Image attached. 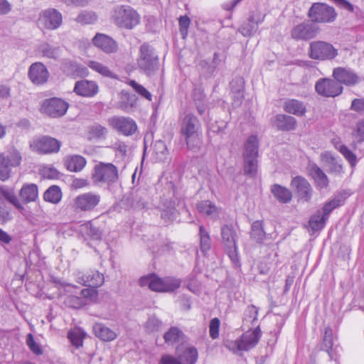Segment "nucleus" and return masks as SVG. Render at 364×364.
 <instances>
[{"label":"nucleus","mask_w":364,"mask_h":364,"mask_svg":"<svg viewBox=\"0 0 364 364\" xmlns=\"http://www.w3.org/2000/svg\"><path fill=\"white\" fill-rule=\"evenodd\" d=\"M87 65L93 71L99 73L103 77L113 79L117 78V75L110 70L107 66L105 65L102 63L95 60H90L87 62Z\"/></svg>","instance_id":"39"},{"label":"nucleus","mask_w":364,"mask_h":364,"mask_svg":"<svg viewBox=\"0 0 364 364\" xmlns=\"http://www.w3.org/2000/svg\"><path fill=\"white\" fill-rule=\"evenodd\" d=\"M38 196V186L34 183L24 184L19 191V198L23 203L36 201Z\"/></svg>","instance_id":"30"},{"label":"nucleus","mask_w":364,"mask_h":364,"mask_svg":"<svg viewBox=\"0 0 364 364\" xmlns=\"http://www.w3.org/2000/svg\"><path fill=\"white\" fill-rule=\"evenodd\" d=\"M92 43L107 54L115 53L119 49L117 41L104 33H97L92 39Z\"/></svg>","instance_id":"18"},{"label":"nucleus","mask_w":364,"mask_h":364,"mask_svg":"<svg viewBox=\"0 0 364 364\" xmlns=\"http://www.w3.org/2000/svg\"><path fill=\"white\" fill-rule=\"evenodd\" d=\"M199 236L200 250L205 255L211 247V240L209 233L203 226L199 228Z\"/></svg>","instance_id":"52"},{"label":"nucleus","mask_w":364,"mask_h":364,"mask_svg":"<svg viewBox=\"0 0 364 364\" xmlns=\"http://www.w3.org/2000/svg\"><path fill=\"white\" fill-rule=\"evenodd\" d=\"M27 346L29 347L30 350L36 355H41L43 351L41 348L40 346L36 343L34 341L33 336L31 333L28 334L26 338Z\"/></svg>","instance_id":"61"},{"label":"nucleus","mask_w":364,"mask_h":364,"mask_svg":"<svg viewBox=\"0 0 364 364\" xmlns=\"http://www.w3.org/2000/svg\"><path fill=\"white\" fill-rule=\"evenodd\" d=\"M108 123L114 130L126 136L134 135L138 129L136 122L128 117L114 116L109 118Z\"/></svg>","instance_id":"14"},{"label":"nucleus","mask_w":364,"mask_h":364,"mask_svg":"<svg viewBox=\"0 0 364 364\" xmlns=\"http://www.w3.org/2000/svg\"><path fill=\"white\" fill-rule=\"evenodd\" d=\"M309 53L311 59L318 60H331L338 55V50L332 44L321 41L311 42Z\"/></svg>","instance_id":"6"},{"label":"nucleus","mask_w":364,"mask_h":364,"mask_svg":"<svg viewBox=\"0 0 364 364\" xmlns=\"http://www.w3.org/2000/svg\"><path fill=\"white\" fill-rule=\"evenodd\" d=\"M60 146V141L49 136L37 137L30 142L31 149L39 154L57 153Z\"/></svg>","instance_id":"11"},{"label":"nucleus","mask_w":364,"mask_h":364,"mask_svg":"<svg viewBox=\"0 0 364 364\" xmlns=\"http://www.w3.org/2000/svg\"><path fill=\"white\" fill-rule=\"evenodd\" d=\"M220 321L218 318H213L210 320L209 324V333L210 336L213 339L218 338L219 336V328H220Z\"/></svg>","instance_id":"60"},{"label":"nucleus","mask_w":364,"mask_h":364,"mask_svg":"<svg viewBox=\"0 0 364 364\" xmlns=\"http://www.w3.org/2000/svg\"><path fill=\"white\" fill-rule=\"evenodd\" d=\"M161 218L164 220L165 222L173 220L176 218V208L171 207L162 210L161 212Z\"/></svg>","instance_id":"63"},{"label":"nucleus","mask_w":364,"mask_h":364,"mask_svg":"<svg viewBox=\"0 0 364 364\" xmlns=\"http://www.w3.org/2000/svg\"><path fill=\"white\" fill-rule=\"evenodd\" d=\"M128 84L137 92L141 97L149 101L152 100V95L143 85L139 84L134 80L129 81Z\"/></svg>","instance_id":"57"},{"label":"nucleus","mask_w":364,"mask_h":364,"mask_svg":"<svg viewBox=\"0 0 364 364\" xmlns=\"http://www.w3.org/2000/svg\"><path fill=\"white\" fill-rule=\"evenodd\" d=\"M259 22L255 21L253 16H250L239 28V31L243 36H250L255 33L258 29Z\"/></svg>","instance_id":"44"},{"label":"nucleus","mask_w":364,"mask_h":364,"mask_svg":"<svg viewBox=\"0 0 364 364\" xmlns=\"http://www.w3.org/2000/svg\"><path fill=\"white\" fill-rule=\"evenodd\" d=\"M69 104L61 98L51 97L44 100L41 105L42 114L51 118H59L67 112Z\"/></svg>","instance_id":"9"},{"label":"nucleus","mask_w":364,"mask_h":364,"mask_svg":"<svg viewBox=\"0 0 364 364\" xmlns=\"http://www.w3.org/2000/svg\"><path fill=\"white\" fill-rule=\"evenodd\" d=\"M290 186L299 201L307 203L311 200L314 190L306 178L301 176L293 177Z\"/></svg>","instance_id":"13"},{"label":"nucleus","mask_w":364,"mask_h":364,"mask_svg":"<svg viewBox=\"0 0 364 364\" xmlns=\"http://www.w3.org/2000/svg\"><path fill=\"white\" fill-rule=\"evenodd\" d=\"M180 133L184 138L187 147L193 152L199 151L202 144L200 123L192 113L186 114L182 119Z\"/></svg>","instance_id":"1"},{"label":"nucleus","mask_w":364,"mask_h":364,"mask_svg":"<svg viewBox=\"0 0 364 364\" xmlns=\"http://www.w3.org/2000/svg\"><path fill=\"white\" fill-rule=\"evenodd\" d=\"M308 16L314 23H331L336 19V13L333 7L326 4L314 3L311 6Z\"/></svg>","instance_id":"10"},{"label":"nucleus","mask_w":364,"mask_h":364,"mask_svg":"<svg viewBox=\"0 0 364 364\" xmlns=\"http://www.w3.org/2000/svg\"><path fill=\"white\" fill-rule=\"evenodd\" d=\"M62 198L60 188L57 186H51L43 194V198L46 201L56 204L60 202Z\"/></svg>","instance_id":"48"},{"label":"nucleus","mask_w":364,"mask_h":364,"mask_svg":"<svg viewBox=\"0 0 364 364\" xmlns=\"http://www.w3.org/2000/svg\"><path fill=\"white\" fill-rule=\"evenodd\" d=\"M307 168L309 175L314 180L318 188H326L328 186V178L320 167L314 163H309Z\"/></svg>","instance_id":"26"},{"label":"nucleus","mask_w":364,"mask_h":364,"mask_svg":"<svg viewBox=\"0 0 364 364\" xmlns=\"http://www.w3.org/2000/svg\"><path fill=\"white\" fill-rule=\"evenodd\" d=\"M250 237L256 242L262 243L266 237L264 230L262 222L260 220L255 221L251 225Z\"/></svg>","instance_id":"41"},{"label":"nucleus","mask_w":364,"mask_h":364,"mask_svg":"<svg viewBox=\"0 0 364 364\" xmlns=\"http://www.w3.org/2000/svg\"><path fill=\"white\" fill-rule=\"evenodd\" d=\"M67 169L73 171H80L86 165L85 159L80 155L68 156L64 160Z\"/></svg>","instance_id":"36"},{"label":"nucleus","mask_w":364,"mask_h":364,"mask_svg":"<svg viewBox=\"0 0 364 364\" xmlns=\"http://www.w3.org/2000/svg\"><path fill=\"white\" fill-rule=\"evenodd\" d=\"M297 121L292 116L279 114L275 117V125L279 130L284 132L294 130Z\"/></svg>","instance_id":"31"},{"label":"nucleus","mask_w":364,"mask_h":364,"mask_svg":"<svg viewBox=\"0 0 364 364\" xmlns=\"http://www.w3.org/2000/svg\"><path fill=\"white\" fill-rule=\"evenodd\" d=\"M283 109L286 112L297 117H303L306 112V107L304 103L295 99L285 100Z\"/></svg>","instance_id":"29"},{"label":"nucleus","mask_w":364,"mask_h":364,"mask_svg":"<svg viewBox=\"0 0 364 364\" xmlns=\"http://www.w3.org/2000/svg\"><path fill=\"white\" fill-rule=\"evenodd\" d=\"M333 333L332 330L330 327H327L325 328L324 336L323 338V343L321 346V349L328 353L331 359H332V355L331 350L333 347Z\"/></svg>","instance_id":"55"},{"label":"nucleus","mask_w":364,"mask_h":364,"mask_svg":"<svg viewBox=\"0 0 364 364\" xmlns=\"http://www.w3.org/2000/svg\"><path fill=\"white\" fill-rule=\"evenodd\" d=\"M28 75L33 84L38 85H43L47 82L49 73L43 63L37 62L31 65Z\"/></svg>","instance_id":"19"},{"label":"nucleus","mask_w":364,"mask_h":364,"mask_svg":"<svg viewBox=\"0 0 364 364\" xmlns=\"http://www.w3.org/2000/svg\"><path fill=\"white\" fill-rule=\"evenodd\" d=\"M323 160L326 162L328 167V171L331 173H340L342 171V166L336 159L330 153H324L321 154Z\"/></svg>","instance_id":"43"},{"label":"nucleus","mask_w":364,"mask_h":364,"mask_svg":"<svg viewBox=\"0 0 364 364\" xmlns=\"http://www.w3.org/2000/svg\"><path fill=\"white\" fill-rule=\"evenodd\" d=\"M184 334L178 327L172 326L164 335V339L166 344L174 345L183 340Z\"/></svg>","instance_id":"38"},{"label":"nucleus","mask_w":364,"mask_h":364,"mask_svg":"<svg viewBox=\"0 0 364 364\" xmlns=\"http://www.w3.org/2000/svg\"><path fill=\"white\" fill-rule=\"evenodd\" d=\"M107 134V128L100 124H95L89 127L88 136L90 139H105Z\"/></svg>","instance_id":"51"},{"label":"nucleus","mask_w":364,"mask_h":364,"mask_svg":"<svg viewBox=\"0 0 364 364\" xmlns=\"http://www.w3.org/2000/svg\"><path fill=\"white\" fill-rule=\"evenodd\" d=\"M74 92L80 96L91 97L98 92V85L94 81L81 80L75 82Z\"/></svg>","instance_id":"23"},{"label":"nucleus","mask_w":364,"mask_h":364,"mask_svg":"<svg viewBox=\"0 0 364 364\" xmlns=\"http://www.w3.org/2000/svg\"><path fill=\"white\" fill-rule=\"evenodd\" d=\"M93 331L95 336L103 341H112L117 336L114 331L103 323H95L93 326Z\"/></svg>","instance_id":"35"},{"label":"nucleus","mask_w":364,"mask_h":364,"mask_svg":"<svg viewBox=\"0 0 364 364\" xmlns=\"http://www.w3.org/2000/svg\"><path fill=\"white\" fill-rule=\"evenodd\" d=\"M101 196L96 193L87 192L80 194L73 200V208L77 212L92 211L100 203Z\"/></svg>","instance_id":"12"},{"label":"nucleus","mask_w":364,"mask_h":364,"mask_svg":"<svg viewBox=\"0 0 364 364\" xmlns=\"http://www.w3.org/2000/svg\"><path fill=\"white\" fill-rule=\"evenodd\" d=\"M40 21L47 29L54 30L62 24V15L55 9H48L43 11Z\"/></svg>","instance_id":"20"},{"label":"nucleus","mask_w":364,"mask_h":364,"mask_svg":"<svg viewBox=\"0 0 364 364\" xmlns=\"http://www.w3.org/2000/svg\"><path fill=\"white\" fill-rule=\"evenodd\" d=\"M74 293L75 294H70L65 295L63 303L67 307L77 309L87 304V301L85 300V298L77 295L75 291Z\"/></svg>","instance_id":"40"},{"label":"nucleus","mask_w":364,"mask_h":364,"mask_svg":"<svg viewBox=\"0 0 364 364\" xmlns=\"http://www.w3.org/2000/svg\"><path fill=\"white\" fill-rule=\"evenodd\" d=\"M222 242L230 259L235 264L239 262L237 246V233L232 225H224L221 227Z\"/></svg>","instance_id":"7"},{"label":"nucleus","mask_w":364,"mask_h":364,"mask_svg":"<svg viewBox=\"0 0 364 364\" xmlns=\"http://www.w3.org/2000/svg\"><path fill=\"white\" fill-rule=\"evenodd\" d=\"M225 347L230 350L232 351L234 353H237L240 351H245L240 338L237 339L236 341H227L225 343Z\"/></svg>","instance_id":"62"},{"label":"nucleus","mask_w":364,"mask_h":364,"mask_svg":"<svg viewBox=\"0 0 364 364\" xmlns=\"http://www.w3.org/2000/svg\"><path fill=\"white\" fill-rule=\"evenodd\" d=\"M245 80L241 77H235L230 83L231 92L233 94L234 102L240 105L243 99Z\"/></svg>","instance_id":"33"},{"label":"nucleus","mask_w":364,"mask_h":364,"mask_svg":"<svg viewBox=\"0 0 364 364\" xmlns=\"http://www.w3.org/2000/svg\"><path fill=\"white\" fill-rule=\"evenodd\" d=\"M112 21L119 28L132 30L140 23V16L127 5L115 6L112 11Z\"/></svg>","instance_id":"3"},{"label":"nucleus","mask_w":364,"mask_h":364,"mask_svg":"<svg viewBox=\"0 0 364 364\" xmlns=\"http://www.w3.org/2000/svg\"><path fill=\"white\" fill-rule=\"evenodd\" d=\"M196 208L199 213L213 220H216L220 215L219 208L209 200L198 202Z\"/></svg>","instance_id":"27"},{"label":"nucleus","mask_w":364,"mask_h":364,"mask_svg":"<svg viewBox=\"0 0 364 364\" xmlns=\"http://www.w3.org/2000/svg\"><path fill=\"white\" fill-rule=\"evenodd\" d=\"M353 135L358 141H364V119L359 120L356 123Z\"/></svg>","instance_id":"59"},{"label":"nucleus","mask_w":364,"mask_h":364,"mask_svg":"<svg viewBox=\"0 0 364 364\" xmlns=\"http://www.w3.org/2000/svg\"><path fill=\"white\" fill-rule=\"evenodd\" d=\"M0 193L4 198L14 205L16 208L21 209L22 205L17 198L14 190L6 186H0Z\"/></svg>","instance_id":"47"},{"label":"nucleus","mask_w":364,"mask_h":364,"mask_svg":"<svg viewBox=\"0 0 364 364\" xmlns=\"http://www.w3.org/2000/svg\"><path fill=\"white\" fill-rule=\"evenodd\" d=\"M350 109L364 114V98L354 99L351 102Z\"/></svg>","instance_id":"64"},{"label":"nucleus","mask_w":364,"mask_h":364,"mask_svg":"<svg viewBox=\"0 0 364 364\" xmlns=\"http://www.w3.org/2000/svg\"><path fill=\"white\" fill-rule=\"evenodd\" d=\"M345 198L342 195L336 196L332 200L326 203L323 205L322 210H320L323 215L327 218L330 213L336 208L341 205L344 201Z\"/></svg>","instance_id":"46"},{"label":"nucleus","mask_w":364,"mask_h":364,"mask_svg":"<svg viewBox=\"0 0 364 364\" xmlns=\"http://www.w3.org/2000/svg\"><path fill=\"white\" fill-rule=\"evenodd\" d=\"M137 100L136 95L122 90L119 93V100L116 104V108L124 112L130 113L136 107Z\"/></svg>","instance_id":"21"},{"label":"nucleus","mask_w":364,"mask_h":364,"mask_svg":"<svg viewBox=\"0 0 364 364\" xmlns=\"http://www.w3.org/2000/svg\"><path fill=\"white\" fill-rule=\"evenodd\" d=\"M21 156L16 149L0 154V180L5 181L11 176V168L21 164Z\"/></svg>","instance_id":"8"},{"label":"nucleus","mask_w":364,"mask_h":364,"mask_svg":"<svg viewBox=\"0 0 364 364\" xmlns=\"http://www.w3.org/2000/svg\"><path fill=\"white\" fill-rule=\"evenodd\" d=\"M85 234L95 240H100L102 237L101 230L95 226L91 222L85 223L83 226Z\"/></svg>","instance_id":"56"},{"label":"nucleus","mask_w":364,"mask_h":364,"mask_svg":"<svg viewBox=\"0 0 364 364\" xmlns=\"http://www.w3.org/2000/svg\"><path fill=\"white\" fill-rule=\"evenodd\" d=\"M258 309L254 305H249L243 314L242 326L247 329H252L257 326Z\"/></svg>","instance_id":"32"},{"label":"nucleus","mask_w":364,"mask_h":364,"mask_svg":"<svg viewBox=\"0 0 364 364\" xmlns=\"http://www.w3.org/2000/svg\"><path fill=\"white\" fill-rule=\"evenodd\" d=\"M261 337V330L257 325L254 330L248 329L240 338L243 346L244 350L247 351L254 348L259 342Z\"/></svg>","instance_id":"25"},{"label":"nucleus","mask_w":364,"mask_h":364,"mask_svg":"<svg viewBox=\"0 0 364 364\" xmlns=\"http://www.w3.org/2000/svg\"><path fill=\"white\" fill-rule=\"evenodd\" d=\"M178 359L182 364H195L198 360V350L193 346L181 345L176 348Z\"/></svg>","instance_id":"22"},{"label":"nucleus","mask_w":364,"mask_h":364,"mask_svg":"<svg viewBox=\"0 0 364 364\" xmlns=\"http://www.w3.org/2000/svg\"><path fill=\"white\" fill-rule=\"evenodd\" d=\"M105 279L103 274L97 271H90L81 276H78L77 282L86 287L97 288L102 285Z\"/></svg>","instance_id":"24"},{"label":"nucleus","mask_w":364,"mask_h":364,"mask_svg":"<svg viewBox=\"0 0 364 364\" xmlns=\"http://www.w3.org/2000/svg\"><path fill=\"white\" fill-rule=\"evenodd\" d=\"M327 219L321 210H318L310 218L309 221V227L313 231L320 230L324 227Z\"/></svg>","instance_id":"45"},{"label":"nucleus","mask_w":364,"mask_h":364,"mask_svg":"<svg viewBox=\"0 0 364 364\" xmlns=\"http://www.w3.org/2000/svg\"><path fill=\"white\" fill-rule=\"evenodd\" d=\"M340 152L345 159L349 162L351 167H354L357 163V156L346 146L341 145L339 149Z\"/></svg>","instance_id":"58"},{"label":"nucleus","mask_w":364,"mask_h":364,"mask_svg":"<svg viewBox=\"0 0 364 364\" xmlns=\"http://www.w3.org/2000/svg\"><path fill=\"white\" fill-rule=\"evenodd\" d=\"M332 76L338 84L348 87L354 86L360 81L359 75L353 70L346 67L335 68Z\"/></svg>","instance_id":"17"},{"label":"nucleus","mask_w":364,"mask_h":364,"mask_svg":"<svg viewBox=\"0 0 364 364\" xmlns=\"http://www.w3.org/2000/svg\"><path fill=\"white\" fill-rule=\"evenodd\" d=\"M136 66L141 73L148 77L154 75L159 70V54L149 43H144L139 46Z\"/></svg>","instance_id":"2"},{"label":"nucleus","mask_w":364,"mask_h":364,"mask_svg":"<svg viewBox=\"0 0 364 364\" xmlns=\"http://www.w3.org/2000/svg\"><path fill=\"white\" fill-rule=\"evenodd\" d=\"M85 332L80 328H75L68 332V338L73 346L79 348L82 346Z\"/></svg>","instance_id":"54"},{"label":"nucleus","mask_w":364,"mask_h":364,"mask_svg":"<svg viewBox=\"0 0 364 364\" xmlns=\"http://www.w3.org/2000/svg\"><path fill=\"white\" fill-rule=\"evenodd\" d=\"M259 140L255 135L248 137L244 144L242 158L258 157Z\"/></svg>","instance_id":"34"},{"label":"nucleus","mask_w":364,"mask_h":364,"mask_svg":"<svg viewBox=\"0 0 364 364\" xmlns=\"http://www.w3.org/2000/svg\"><path fill=\"white\" fill-rule=\"evenodd\" d=\"M152 150L154 155L158 161H162L166 159L168 149L164 141H156L153 144Z\"/></svg>","instance_id":"50"},{"label":"nucleus","mask_w":364,"mask_h":364,"mask_svg":"<svg viewBox=\"0 0 364 364\" xmlns=\"http://www.w3.org/2000/svg\"><path fill=\"white\" fill-rule=\"evenodd\" d=\"M318 31V26L311 21H306L294 26L291 36L296 41H308L315 38Z\"/></svg>","instance_id":"15"},{"label":"nucleus","mask_w":364,"mask_h":364,"mask_svg":"<svg viewBox=\"0 0 364 364\" xmlns=\"http://www.w3.org/2000/svg\"><path fill=\"white\" fill-rule=\"evenodd\" d=\"M92 179L95 184L111 186L119 179L118 168L112 163L99 162L93 168Z\"/></svg>","instance_id":"5"},{"label":"nucleus","mask_w":364,"mask_h":364,"mask_svg":"<svg viewBox=\"0 0 364 364\" xmlns=\"http://www.w3.org/2000/svg\"><path fill=\"white\" fill-rule=\"evenodd\" d=\"M257 157L243 158V171L245 175L250 177L255 176L257 172Z\"/></svg>","instance_id":"49"},{"label":"nucleus","mask_w":364,"mask_h":364,"mask_svg":"<svg viewBox=\"0 0 364 364\" xmlns=\"http://www.w3.org/2000/svg\"><path fill=\"white\" fill-rule=\"evenodd\" d=\"M315 90L320 95L335 97L342 93L343 87L334 78H323L316 83Z\"/></svg>","instance_id":"16"},{"label":"nucleus","mask_w":364,"mask_h":364,"mask_svg":"<svg viewBox=\"0 0 364 364\" xmlns=\"http://www.w3.org/2000/svg\"><path fill=\"white\" fill-rule=\"evenodd\" d=\"M271 192L274 197L281 203H288L291 200V191L279 184H274L272 186Z\"/></svg>","instance_id":"37"},{"label":"nucleus","mask_w":364,"mask_h":364,"mask_svg":"<svg viewBox=\"0 0 364 364\" xmlns=\"http://www.w3.org/2000/svg\"><path fill=\"white\" fill-rule=\"evenodd\" d=\"M141 287H148L151 291L160 292H171L178 289L181 280L175 277L161 278L155 274H149L139 279Z\"/></svg>","instance_id":"4"},{"label":"nucleus","mask_w":364,"mask_h":364,"mask_svg":"<svg viewBox=\"0 0 364 364\" xmlns=\"http://www.w3.org/2000/svg\"><path fill=\"white\" fill-rule=\"evenodd\" d=\"M63 72L69 76L77 77L87 74L86 68L70 60H64L61 65Z\"/></svg>","instance_id":"28"},{"label":"nucleus","mask_w":364,"mask_h":364,"mask_svg":"<svg viewBox=\"0 0 364 364\" xmlns=\"http://www.w3.org/2000/svg\"><path fill=\"white\" fill-rule=\"evenodd\" d=\"M39 49L43 55L46 58L57 59L59 56L60 47L58 46H53L48 43H44L41 45Z\"/></svg>","instance_id":"53"},{"label":"nucleus","mask_w":364,"mask_h":364,"mask_svg":"<svg viewBox=\"0 0 364 364\" xmlns=\"http://www.w3.org/2000/svg\"><path fill=\"white\" fill-rule=\"evenodd\" d=\"M98 20V16L93 11L82 10L81 11L75 21L81 25L93 24Z\"/></svg>","instance_id":"42"}]
</instances>
